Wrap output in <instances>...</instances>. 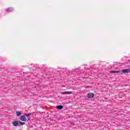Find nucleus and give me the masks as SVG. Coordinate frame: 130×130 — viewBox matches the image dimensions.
<instances>
[{
  "mask_svg": "<svg viewBox=\"0 0 130 130\" xmlns=\"http://www.w3.org/2000/svg\"><path fill=\"white\" fill-rule=\"evenodd\" d=\"M30 115H31V113H27L24 114V116H26V117H27L28 119L30 118Z\"/></svg>",
  "mask_w": 130,
  "mask_h": 130,
  "instance_id": "nucleus-9",
  "label": "nucleus"
},
{
  "mask_svg": "<svg viewBox=\"0 0 130 130\" xmlns=\"http://www.w3.org/2000/svg\"><path fill=\"white\" fill-rule=\"evenodd\" d=\"M57 109H59V110L62 109L63 108V106L61 105H59L56 107Z\"/></svg>",
  "mask_w": 130,
  "mask_h": 130,
  "instance_id": "nucleus-8",
  "label": "nucleus"
},
{
  "mask_svg": "<svg viewBox=\"0 0 130 130\" xmlns=\"http://www.w3.org/2000/svg\"><path fill=\"white\" fill-rule=\"evenodd\" d=\"M72 93H73V91H64L61 93V94H62V95L69 94H72Z\"/></svg>",
  "mask_w": 130,
  "mask_h": 130,
  "instance_id": "nucleus-4",
  "label": "nucleus"
},
{
  "mask_svg": "<svg viewBox=\"0 0 130 130\" xmlns=\"http://www.w3.org/2000/svg\"><path fill=\"white\" fill-rule=\"evenodd\" d=\"M13 11V8H9L6 10V11L7 12V13H10V12H12Z\"/></svg>",
  "mask_w": 130,
  "mask_h": 130,
  "instance_id": "nucleus-7",
  "label": "nucleus"
},
{
  "mask_svg": "<svg viewBox=\"0 0 130 130\" xmlns=\"http://www.w3.org/2000/svg\"><path fill=\"white\" fill-rule=\"evenodd\" d=\"M85 88H90V86L85 87Z\"/></svg>",
  "mask_w": 130,
  "mask_h": 130,
  "instance_id": "nucleus-12",
  "label": "nucleus"
},
{
  "mask_svg": "<svg viewBox=\"0 0 130 130\" xmlns=\"http://www.w3.org/2000/svg\"><path fill=\"white\" fill-rule=\"evenodd\" d=\"M110 73H111V74L118 73H120V70H118V71H111L110 72Z\"/></svg>",
  "mask_w": 130,
  "mask_h": 130,
  "instance_id": "nucleus-6",
  "label": "nucleus"
},
{
  "mask_svg": "<svg viewBox=\"0 0 130 130\" xmlns=\"http://www.w3.org/2000/svg\"><path fill=\"white\" fill-rule=\"evenodd\" d=\"M19 122V125H24L25 124V122H22L21 121H18Z\"/></svg>",
  "mask_w": 130,
  "mask_h": 130,
  "instance_id": "nucleus-10",
  "label": "nucleus"
},
{
  "mask_svg": "<svg viewBox=\"0 0 130 130\" xmlns=\"http://www.w3.org/2000/svg\"><path fill=\"white\" fill-rule=\"evenodd\" d=\"M120 74H122V73L123 74H128V73H130V69H123L121 71H120Z\"/></svg>",
  "mask_w": 130,
  "mask_h": 130,
  "instance_id": "nucleus-1",
  "label": "nucleus"
},
{
  "mask_svg": "<svg viewBox=\"0 0 130 130\" xmlns=\"http://www.w3.org/2000/svg\"><path fill=\"white\" fill-rule=\"evenodd\" d=\"M21 114H22V113H21L20 112L16 111V115H17V116H20V115H21Z\"/></svg>",
  "mask_w": 130,
  "mask_h": 130,
  "instance_id": "nucleus-11",
  "label": "nucleus"
},
{
  "mask_svg": "<svg viewBox=\"0 0 130 130\" xmlns=\"http://www.w3.org/2000/svg\"><path fill=\"white\" fill-rule=\"evenodd\" d=\"M20 120H22V121H26V120H27L26 116H25V115L21 116L20 118Z\"/></svg>",
  "mask_w": 130,
  "mask_h": 130,
  "instance_id": "nucleus-5",
  "label": "nucleus"
},
{
  "mask_svg": "<svg viewBox=\"0 0 130 130\" xmlns=\"http://www.w3.org/2000/svg\"><path fill=\"white\" fill-rule=\"evenodd\" d=\"M12 125H13V126H19V121H13L12 122Z\"/></svg>",
  "mask_w": 130,
  "mask_h": 130,
  "instance_id": "nucleus-3",
  "label": "nucleus"
},
{
  "mask_svg": "<svg viewBox=\"0 0 130 130\" xmlns=\"http://www.w3.org/2000/svg\"><path fill=\"white\" fill-rule=\"evenodd\" d=\"M94 94L93 93H88L87 94V98H89L90 99H92V98H94Z\"/></svg>",
  "mask_w": 130,
  "mask_h": 130,
  "instance_id": "nucleus-2",
  "label": "nucleus"
}]
</instances>
